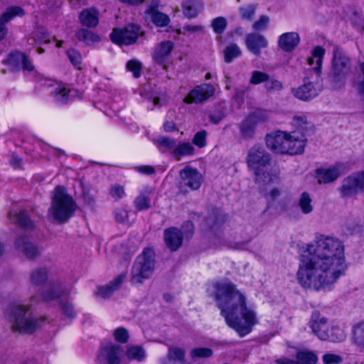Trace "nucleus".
Wrapping results in <instances>:
<instances>
[{"instance_id":"obj_1","label":"nucleus","mask_w":364,"mask_h":364,"mask_svg":"<svg viewBox=\"0 0 364 364\" xmlns=\"http://www.w3.org/2000/svg\"><path fill=\"white\" fill-rule=\"evenodd\" d=\"M345 270L343 242L336 237L316 235L301 255L296 275L302 287L319 291L334 284Z\"/></svg>"},{"instance_id":"obj_2","label":"nucleus","mask_w":364,"mask_h":364,"mask_svg":"<svg viewBox=\"0 0 364 364\" xmlns=\"http://www.w3.org/2000/svg\"><path fill=\"white\" fill-rule=\"evenodd\" d=\"M215 299L226 323L240 336L248 334L257 323L255 312L247 307L245 297L232 283H217Z\"/></svg>"},{"instance_id":"obj_3","label":"nucleus","mask_w":364,"mask_h":364,"mask_svg":"<svg viewBox=\"0 0 364 364\" xmlns=\"http://www.w3.org/2000/svg\"><path fill=\"white\" fill-rule=\"evenodd\" d=\"M292 124L301 132L291 133L278 131L267 134L265 138L267 146L275 153L288 155L301 154L306 144L305 134L311 128L305 116H294Z\"/></svg>"},{"instance_id":"obj_4","label":"nucleus","mask_w":364,"mask_h":364,"mask_svg":"<svg viewBox=\"0 0 364 364\" xmlns=\"http://www.w3.org/2000/svg\"><path fill=\"white\" fill-rule=\"evenodd\" d=\"M324 49L321 46L316 47L312 51V55L308 58V64L312 68L306 71L304 84L297 88H293L291 93L296 98L309 101L316 97L322 90L323 86L320 78Z\"/></svg>"},{"instance_id":"obj_5","label":"nucleus","mask_w":364,"mask_h":364,"mask_svg":"<svg viewBox=\"0 0 364 364\" xmlns=\"http://www.w3.org/2000/svg\"><path fill=\"white\" fill-rule=\"evenodd\" d=\"M271 156L261 144H255L247 151L246 163L250 170L254 171L255 182L260 186L277 183L279 181V170L271 169L269 172L264 169L270 164Z\"/></svg>"},{"instance_id":"obj_6","label":"nucleus","mask_w":364,"mask_h":364,"mask_svg":"<svg viewBox=\"0 0 364 364\" xmlns=\"http://www.w3.org/2000/svg\"><path fill=\"white\" fill-rule=\"evenodd\" d=\"M77 208L76 202L66 189L57 186L51 196V204L48 211V218L53 223L63 224L71 218Z\"/></svg>"},{"instance_id":"obj_7","label":"nucleus","mask_w":364,"mask_h":364,"mask_svg":"<svg viewBox=\"0 0 364 364\" xmlns=\"http://www.w3.org/2000/svg\"><path fill=\"white\" fill-rule=\"evenodd\" d=\"M6 316L11 323V329L24 334H32L44 321V318L35 317L28 307L21 304L10 305Z\"/></svg>"},{"instance_id":"obj_8","label":"nucleus","mask_w":364,"mask_h":364,"mask_svg":"<svg viewBox=\"0 0 364 364\" xmlns=\"http://www.w3.org/2000/svg\"><path fill=\"white\" fill-rule=\"evenodd\" d=\"M155 266V253L151 248H145L133 264L130 282L132 285L139 286L144 279H149L153 274Z\"/></svg>"},{"instance_id":"obj_9","label":"nucleus","mask_w":364,"mask_h":364,"mask_svg":"<svg viewBox=\"0 0 364 364\" xmlns=\"http://www.w3.org/2000/svg\"><path fill=\"white\" fill-rule=\"evenodd\" d=\"M350 71V60L348 55L338 47L333 49L331 70L329 78L335 87H340L344 84L347 75Z\"/></svg>"},{"instance_id":"obj_10","label":"nucleus","mask_w":364,"mask_h":364,"mask_svg":"<svg viewBox=\"0 0 364 364\" xmlns=\"http://www.w3.org/2000/svg\"><path fill=\"white\" fill-rule=\"evenodd\" d=\"M267 119V114L265 112L257 110L250 114L238 124L240 138L246 141L252 139L257 124L266 122Z\"/></svg>"},{"instance_id":"obj_11","label":"nucleus","mask_w":364,"mask_h":364,"mask_svg":"<svg viewBox=\"0 0 364 364\" xmlns=\"http://www.w3.org/2000/svg\"><path fill=\"white\" fill-rule=\"evenodd\" d=\"M179 176L178 187L181 192L196 191L201 186L203 176L196 168L186 166L179 171Z\"/></svg>"},{"instance_id":"obj_12","label":"nucleus","mask_w":364,"mask_h":364,"mask_svg":"<svg viewBox=\"0 0 364 364\" xmlns=\"http://www.w3.org/2000/svg\"><path fill=\"white\" fill-rule=\"evenodd\" d=\"M140 26L137 24H128L124 28H114L110 34V39L116 44L132 45L136 43L138 37L143 35L140 31Z\"/></svg>"},{"instance_id":"obj_13","label":"nucleus","mask_w":364,"mask_h":364,"mask_svg":"<svg viewBox=\"0 0 364 364\" xmlns=\"http://www.w3.org/2000/svg\"><path fill=\"white\" fill-rule=\"evenodd\" d=\"M215 87L212 84L203 83L196 86L184 98L186 104H200L207 101L215 93Z\"/></svg>"},{"instance_id":"obj_14","label":"nucleus","mask_w":364,"mask_h":364,"mask_svg":"<svg viewBox=\"0 0 364 364\" xmlns=\"http://www.w3.org/2000/svg\"><path fill=\"white\" fill-rule=\"evenodd\" d=\"M342 198H350L356 195L359 190H364L358 173L345 178L338 188Z\"/></svg>"},{"instance_id":"obj_15","label":"nucleus","mask_w":364,"mask_h":364,"mask_svg":"<svg viewBox=\"0 0 364 364\" xmlns=\"http://www.w3.org/2000/svg\"><path fill=\"white\" fill-rule=\"evenodd\" d=\"M173 48V43L171 41H165L159 43L152 55L154 62L162 66L164 69H166V63Z\"/></svg>"},{"instance_id":"obj_16","label":"nucleus","mask_w":364,"mask_h":364,"mask_svg":"<svg viewBox=\"0 0 364 364\" xmlns=\"http://www.w3.org/2000/svg\"><path fill=\"white\" fill-rule=\"evenodd\" d=\"M70 294V291L66 289L60 281H56L50 283L45 287L42 294V300L46 302L56 300L63 296Z\"/></svg>"},{"instance_id":"obj_17","label":"nucleus","mask_w":364,"mask_h":364,"mask_svg":"<svg viewBox=\"0 0 364 364\" xmlns=\"http://www.w3.org/2000/svg\"><path fill=\"white\" fill-rule=\"evenodd\" d=\"M16 250L25 255L28 259H33L41 253L40 249L25 235L19 236L15 241Z\"/></svg>"},{"instance_id":"obj_18","label":"nucleus","mask_w":364,"mask_h":364,"mask_svg":"<svg viewBox=\"0 0 364 364\" xmlns=\"http://www.w3.org/2000/svg\"><path fill=\"white\" fill-rule=\"evenodd\" d=\"M183 239V233L175 227L165 229L164 231L166 246L172 252L178 250L181 247Z\"/></svg>"},{"instance_id":"obj_19","label":"nucleus","mask_w":364,"mask_h":364,"mask_svg":"<svg viewBox=\"0 0 364 364\" xmlns=\"http://www.w3.org/2000/svg\"><path fill=\"white\" fill-rule=\"evenodd\" d=\"M245 44L252 53L259 56L261 53V49L267 46L268 41L264 36L258 33H251L246 35Z\"/></svg>"},{"instance_id":"obj_20","label":"nucleus","mask_w":364,"mask_h":364,"mask_svg":"<svg viewBox=\"0 0 364 364\" xmlns=\"http://www.w3.org/2000/svg\"><path fill=\"white\" fill-rule=\"evenodd\" d=\"M342 166L336 164L328 168H318L316 176L318 183H329L335 181L341 174Z\"/></svg>"},{"instance_id":"obj_21","label":"nucleus","mask_w":364,"mask_h":364,"mask_svg":"<svg viewBox=\"0 0 364 364\" xmlns=\"http://www.w3.org/2000/svg\"><path fill=\"white\" fill-rule=\"evenodd\" d=\"M122 351V348L119 346H107L102 349L98 358L105 360L108 364H119Z\"/></svg>"},{"instance_id":"obj_22","label":"nucleus","mask_w":364,"mask_h":364,"mask_svg":"<svg viewBox=\"0 0 364 364\" xmlns=\"http://www.w3.org/2000/svg\"><path fill=\"white\" fill-rule=\"evenodd\" d=\"M300 41L299 36L296 32H289L280 36L278 41L279 47L286 52L293 50Z\"/></svg>"},{"instance_id":"obj_23","label":"nucleus","mask_w":364,"mask_h":364,"mask_svg":"<svg viewBox=\"0 0 364 364\" xmlns=\"http://www.w3.org/2000/svg\"><path fill=\"white\" fill-rule=\"evenodd\" d=\"M125 274H121L107 285L98 287L96 294L103 299L109 298L114 291L121 287L125 279Z\"/></svg>"},{"instance_id":"obj_24","label":"nucleus","mask_w":364,"mask_h":364,"mask_svg":"<svg viewBox=\"0 0 364 364\" xmlns=\"http://www.w3.org/2000/svg\"><path fill=\"white\" fill-rule=\"evenodd\" d=\"M79 19L82 26L95 28L99 23V13L95 9H86L80 12Z\"/></svg>"},{"instance_id":"obj_25","label":"nucleus","mask_w":364,"mask_h":364,"mask_svg":"<svg viewBox=\"0 0 364 364\" xmlns=\"http://www.w3.org/2000/svg\"><path fill=\"white\" fill-rule=\"evenodd\" d=\"M309 326L313 333L319 338V333L321 331H326L328 329L327 318L321 316L320 313L314 311L309 321Z\"/></svg>"},{"instance_id":"obj_26","label":"nucleus","mask_w":364,"mask_h":364,"mask_svg":"<svg viewBox=\"0 0 364 364\" xmlns=\"http://www.w3.org/2000/svg\"><path fill=\"white\" fill-rule=\"evenodd\" d=\"M346 338L344 331L337 326H332L326 331H321L319 333V339L323 341H329L331 342H341Z\"/></svg>"},{"instance_id":"obj_27","label":"nucleus","mask_w":364,"mask_h":364,"mask_svg":"<svg viewBox=\"0 0 364 364\" xmlns=\"http://www.w3.org/2000/svg\"><path fill=\"white\" fill-rule=\"evenodd\" d=\"M157 5H151L146 9V13L151 16V20L156 26L163 27L168 24L170 19L168 15L159 11L156 7Z\"/></svg>"},{"instance_id":"obj_28","label":"nucleus","mask_w":364,"mask_h":364,"mask_svg":"<svg viewBox=\"0 0 364 364\" xmlns=\"http://www.w3.org/2000/svg\"><path fill=\"white\" fill-rule=\"evenodd\" d=\"M351 340L360 350H364V321L353 324Z\"/></svg>"},{"instance_id":"obj_29","label":"nucleus","mask_w":364,"mask_h":364,"mask_svg":"<svg viewBox=\"0 0 364 364\" xmlns=\"http://www.w3.org/2000/svg\"><path fill=\"white\" fill-rule=\"evenodd\" d=\"M183 13L188 18H195L203 7V4L199 0H186L182 4Z\"/></svg>"},{"instance_id":"obj_30","label":"nucleus","mask_w":364,"mask_h":364,"mask_svg":"<svg viewBox=\"0 0 364 364\" xmlns=\"http://www.w3.org/2000/svg\"><path fill=\"white\" fill-rule=\"evenodd\" d=\"M75 36L78 41L85 43L87 46L92 45L100 41L98 35L86 28L78 30L75 33Z\"/></svg>"},{"instance_id":"obj_31","label":"nucleus","mask_w":364,"mask_h":364,"mask_svg":"<svg viewBox=\"0 0 364 364\" xmlns=\"http://www.w3.org/2000/svg\"><path fill=\"white\" fill-rule=\"evenodd\" d=\"M70 90L63 85H58L51 92V95L55 101L60 105H65L68 102Z\"/></svg>"},{"instance_id":"obj_32","label":"nucleus","mask_w":364,"mask_h":364,"mask_svg":"<svg viewBox=\"0 0 364 364\" xmlns=\"http://www.w3.org/2000/svg\"><path fill=\"white\" fill-rule=\"evenodd\" d=\"M48 278V272L46 268H37L30 274V281L32 284L41 286L44 284Z\"/></svg>"},{"instance_id":"obj_33","label":"nucleus","mask_w":364,"mask_h":364,"mask_svg":"<svg viewBox=\"0 0 364 364\" xmlns=\"http://www.w3.org/2000/svg\"><path fill=\"white\" fill-rule=\"evenodd\" d=\"M225 220V215L218 210H213L206 218L205 223L209 228L213 229L214 228L222 225Z\"/></svg>"},{"instance_id":"obj_34","label":"nucleus","mask_w":364,"mask_h":364,"mask_svg":"<svg viewBox=\"0 0 364 364\" xmlns=\"http://www.w3.org/2000/svg\"><path fill=\"white\" fill-rule=\"evenodd\" d=\"M126 356L130 360L141 362L146 358V350L141 346H128L126 351Z\"/></svg>"},{"instance_id":"obj_35","label":"nucleus","mask_w":364,"mask_h":364,"mask_svg":"<svg viewBox=\"0 0 364 364\" xmlns=\"http://www.w3.org/2000/svg\"><path fill=\"white\" fill-rule=\"evenodd\" d=\"M25 15L24 10L20 6H9L1 15L0 19L6 24L11 21L16 16H23Z\"/></svg>"},{"instance_id":"obj_36","label":"nucleus","mask_w":364,"mask_h":364,"mask_svg":"<svg viewBox=\"0 0 364 364\" xmlns=\"http://www.w3.org/2000/svg\"><path fill=\"white\" fill-rule=\"evenodd\" d=\"M194 147L189 142L179 144L173 151V156L180 159L182 156L192 155L194 153Z\"/></svg>"},{"instance_id":"obj_37","label":"nucleus","mask_w":364,"mask_h":364,"mask_svg":"<svg viewBox=\"0 0 364 364\" xmlns=\"http://www.w3.org/2000/svg\"><path fill=\"white\" fill-rule=\"evenodd\" d=\"M25 60V54L20 52H16L9 55L7 63L13 71L18 70L21 67V63Z\"/></svg>"},{"instance_id":"obj_38","label":"nucleus","mask_w":364,"mask_h":364,"mask_svg":"<svg viewBox=\"0 0 364 364\" xmlns=\"http://www.w3.org/2000/svg\"><path fill=\"white\" fill-rule=\"evenodd\" d=\"M224 60L226 63H231L233 59L239 57L241 55V51L239 47L233 43L226 47L223 51Z\"/></svg>"},{"instance_id":"obj_39","label":"nucleus","mask_w":364,"mask_h":364,"mask_svg":"<svg viewBox=\"0 0 364 364\" xmlns=\"http://www.w3.org/2000/svg\"><path fill=\"white\" fill-rule=\"evenodd\" d=\"M16 223L24 228H33L34 227L33 221L30 219L26 210L19 211L15 215Z\"/></svg>"},{"instance_id":"obj_40","label":"nucleus","mask_w":364,"mask_h":364,"mask_svg":"<svg viewBox=\"0 0 364 364\" xmlns=\"http://www.w3.org/2000/svg\"><path fill=\"white\" fill-rule=\"evenodd\" d=\"M299 205L304 214H309L313 210V206L311 205V198L307 192L301 193L299 200Z\"/></svg>"},{"instance_id":"obj_41","label":"nucleus","mask_w":364,"mask_h":364,"mask_svg":"<svg viewBox=\"0 0 364 364\" xmlns=\"http://www.w3.org/2000/svg\"><path fill=\"white\" fill-rule=\"evenodd\" d=\"M296 359L298 364H315L317 356L310 351H301L297 353Z\"/></svg>"},{"instance_id":"obj_42","label":"nucleus","mask_w":364,"mask_h":364,"mask_svg":"<svg viewBox=\"0 0 364 364\" xmlns=\"http://www.w3.org/2000/svg\"><path fill=\"white\" fill-rule=\"evenodd\" d=\"M213 355V350L209 348H195L191 350L190 356L193 360L208 358Z\"/></svg>"},{"instance_id":"obj_43","label":"nucleus","mask_w":364,"mask_h":364,"mask_svg":"<svg viewBox=\"0 0 364 364\" xmlns=\"http://www.w3.org/2000/svg\"><path fill=\"white\" fill-rule=\"evenodd\" d=\"M60 306L61 311L65 316H66L69 319H73L76 316V311L75 310L73 304L66 300V301H60Z\"/></svg>"},{"instance_id":"obj_44","label":"nucleus","mask_w":364,"mask_h":364,"mask_svg":"<svg viewBox=\"0 0 364 364\" xmlns=\"http://www.w3.org/2000/svg\"><path fill=\"white\" fill-rule=\"evenodd\" d=\"M264 87L267 92L272 93L275 91H280L283 89V84L281 81L268 76Z\"/></svg>"},{"instance_id":"obj_45","label":"nucleus","mask_w":364,"mask_h":364,"mask_svg":"<svg viewBox=\"0 0 364 364\" xmlns=\"http://www.w3.org/2000/svg\"><path fill=\"white\" fill-rule=\"evenodd\" d=\"M185 351L183 349L177 347H171L168 350L167 357L170 360L183 361Z\"/></svg>"},{"instance_id":"obj_46","label":"nucleus","mask_w":364,"mask_h":364,"mask_svg":"<svg viewBox=\"0 0 364 364\" xmlns=\"http://www.w3.org/2000/svg\"><path fill=\"white\" fill-rule=\"evenodd\" d=\"M134 205L138 210H144L150 208V199L144 194H140L134 200Z\"/></svg>"},{"instance_id":"obj_47","label":"nucleus","mask_w":364,"mask_h":364,"mask_svg":"<svg viewBox=\"0 0 364 364\" xmlns=\"http://www.w3.org/2000/svg\"><path fill=\"white\" fill-rule=\"evenodd\" d=\"M227 20L224 17H217L212 21L211 26L214 32L222 34L227 27Z\"/></svg>"},{"instance_id":"obj_48","label":"nucleus","mask_w":364,"mask_h":364,"mask_svg":"<svg viewBox=\"0 0 364 364\" xmlns=\"http://www.w3.org/2000/svg\"><path fill=\"white\" fill-rule=\"evenodd\" d=\"M126 67L129 71L132 72L135 78L140 77L142 65L139 60L135 59L130 60L127 63Z\"/></svg>"},{"instance_id":"obj_49","label":"nucleus","mask_w":364,"mask_h":364,"mask_svg":"<svg viewBox=\"0 0 364 364\" xmlns=\"http://www.w3.org/2000/svg\"><path fill=\"white\" fill-rule=\"evenodd\" d=\"M268 76L269 75L266 73L255 70L252 73L250 78V84L258 85L262 82L265 84L266 81L268 80Z\"/></svg>"},{"instance_id":"obj_50","label":"nucleus","mask_w":364,"mask_h":364,"mask_svg":"<svg viewBox=\"0 0 364 364\" xmlns=\"http://www.w3.org/2000/svg\"><path fill=\"white\" fill-rule=\"evenodd\" d=\"M250 91V85H240L235 88L234 98L238 101L243 102L245 98L248 97Z\"/></svg>"},{"instance_id":"obj_51","label":"nucleus","mask_w":364,"mask_h":364,"mask_svg":"<svg viewBox=\"0 0 364 364\" xmlns=\"http://www.w3.org/2000/svg\"><path fill=\"white\" fill-rule=\"evenodd\" d=\"M114 339L121 343H125L129 340L128 331L124 327H119L116 328L113 332Z\"/></svg>"},{"instance_id":"obj_52","label":"nucleus","mask_w":364,"mask_h":364,"mask_svg":"<svg viewBox=\"0 0 364 364\" xmlns=\"http://www.w3.org/2000/svg\"><path fill=\"white\" fill-rule=\"evenodd\" d=\"M33 36L29 40H33L34 43H48L50 42L49 35L47 32L43 30H38L33 33Z\"/></svg>"},{"instance_id":"obj_53","label":"nucleus","mask_w":364,"mask_h":364,"mask_svg":"<svg viewBox=\"0 0 364 364\" xmlns=\"http://www.w3.org/2000/svg\"><path fill=\"white\" fill-rule=\"evenodd\" d=\"M256 6L249 4L240 9L241 17L244 20H251L255 14Z\"/></svg>"},{"instance_id":"obj_54","label":"nucleus","mask_w":364,"mask_h":364,"mask_svg":"<svg viewBox=\"0 0 364 364\" xmlns=\"http://www.w3.org/2000/svg\"><path fill=\"white\" fill-rule=\"evenodd\" d=\"M206 132L205 130L197 132L193 139V144L200 148L204 147L206 145Z\"/></svg>"},{"instance_id":"obj_55","label":"nucleus","mask_w":364,"mask_h":364,"mask_svg":"<svg viewBox=\"0 0 364 364\" xmlns=\"http://www.w3.org/2000/svg\"><path fill=\"white\" fill-rule=\"evenodd\" d=\"M109 194L115 200H119L124 196V189L122 186L115 184L110 187Z\"/></svg>"},{"instance_id":"obj_56","label":"nucleus","mask_w":364,"mask_h":364,"mask_svg":"<svg viewBox=\"0 0 364 364\" xmlns=\"http://www.w3.org/2000/svg\"><path fill=\"white\" fill-rule=\"evenodd\" d=\"M269 22V17L267 16L262 15L259 17L258 21L253 23L252 28L255 31H264L267 29Z\"/></svg>"},{"instance_id":"obj_57","label":"nucleus","mask_w":364,"mask_h":364,"mask_svg":"<svg viewBox=\"0 0 364 364\" xmlns=\"http://www.w3.org/2000/svg\"><path fill=\"white\" fill-rule=\"evenodd\" d=\"M67 55L73 65L80 69L79 65L81 63V55L80 53L76 50L70 49L67 51Z\"/></svg>"},{"instance_id":"obj_58","label":"nucleus","mask_w":364,"mask_h":364,"mask_svg":"<svg viewBox=\"0 0 364 364\" xmlns=\"http://www.w3.org/2000/svg\"><path fill=\"white\" fill-rule=\"evenodd\" d=\"M156 144L159 146H164L171 149L175 147L176 140L169 137L161 136L156 140Z\"/></svg>"},{"instance_id":"obj_59","label":"nucleus","mask_w":364,"mask_h":364,"mask_svg":"<svg viewBox=\"0 0 364 364\" xmlns=\"http://www.w3.org/2000/svg\"><path fill=\"white\" fill-rule=\"evenodd\" d=\"M342 360L341 356L334 353H326L323 355V361L325 364H339Z\"/></svg>"},{"instance_id":"obj_60","label":"nucleus","mask_w":364,"mask_h":364,"mask_svg":"<svg viewBox=\"0 0 364 364\" xmlns=\"http://www.w3.org/2000/svg\"><path fill=\"white\" fill-rule=\"evenodd\" d=\"M114 218L118 223H126L128 221V212L124 209H117L114 211Z\"/></svg>"},{"instance_id":"obj_61","label":"nucleus","mask_w":364,"mask_h":364,"mask_svg":"<svg viewBox=\"0 0 364 364\" xmlns=\"http://www.w3.org/2000/svg\"><path fill=\"white\" fill-rule=\"evenodd\" d=\"M225 117V113L222 109H216L209 115L210 121L214 124H218Z\"/></svg>"},{"instance_id":"obj_62","label":"nucleus","mask_w":364,"mask_h":364,"mask_svg":"<svg viewBox=\"0 0 364 364\" xmlns=\"http://www.w3.org/2000/svg\"><path fill=\"white\" fill-rule=\"evenodd\" d=\"M360 70L363 74V79L358 82L357 90L359 95L362 96L361 100L364 101V62L360 64Z\"/></svg>"},{"instance_id":"obj_63","label":"nucleus","mask_w":364,"mask_h":364,"mask_svg":"<svg viewBox=\"0 0 364 364\" xmlns=\"http://www.w3.org/2000/svg\"><path fill=\"white\" fill-rule=\"evenodd\" d=\"M182 33L186 34V32L190 33H193L196 32H200L203 31V27L201 26H192V25H185L182 28Z\"/></svg>"},{"instance_id":"obj_64","label":"nucleus","mask_w":364,"mask_h":364,"mask_svg":"<svg viewBox=\"0 0 364 364\" xmlns=\"http://www.w3.org/2000/svg\"><path fill=\"white\" fill-rule=\"evenodd\" d=\"M82 198L84 202L90 206H93L95 205V198L94 197L89 193L87 190H83L82 191Z\"/></svg>"}]
</instances>
